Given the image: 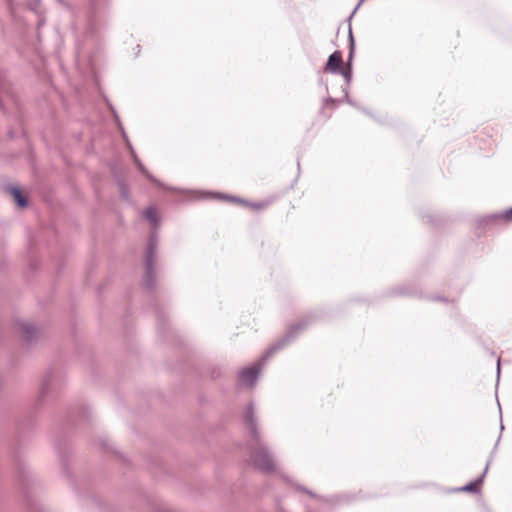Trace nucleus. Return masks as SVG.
Returning a JSON list of instances; mask_svg holds the SVG:
<instances>
[{
    "label": "nucleus",
    "mask_w": 512,
    "mask_h": 512,
    "mask_svg": "<svg viewBox=\"0 0 512 512\" xmlns=\"http://www.w3.org/2000/svg\"><path fill=\"white\" fill-rule=\"evenodd\" d=\"M242 418L251 437L249 464L264 473L273 472L275 470L273 457L268 447L261 441L253 402L247 405Z\"/></svg>",
    "instance_id": "obj_1"
},
{
    "label": "nucleus",
    "mask_w": 512,
    "mask_h": 512,
    "mask_svg": "<svg viewBox=\"0 0 512 512\" xmlns=\"http://www.w3.org/2000/svg\"><path fill=\"white\" fill-rule=\"evenodd\" d=\"M110 8V0H88V14L84 38L98 40L100 31L106 23V15Z\"/></svg>",
    "instance_id": "obj_2"
},
{
    "label": "nucleus",
    "mask_w": 512,
    "mask_h": 512,
    "mask_svg": "<svg viewBox=\"0 0 512 512\" xmlns=\"http://www.w3.org/2000/svg\"><path fill=\"white\" fill-rule=\"evenodd\" d=\"M13 465L15 468L17 481H18L19 485L21 486L24 497L26 498L27 502L31 506L30 512H44L40 503L31 499V496H30V492H29L30 486L35 483V478L31 472L30 468L27 466L24 459H22L18 454L14 455Z\"/></svg>",
    "instance_id": "obj_3"
},
{
    "label": "nucleus",
    "mask_w": 512,
    "mask_h": 512,
    "mask_svg": "<svg viewBox=\"0 0 512 512\" xmlns=\"http://www.w3.org/2000/svg\"><path fill=\"white\" fill-rule=\"evenodd\" d=\"M159 243L158 233L152 231L149 235L148 244L144 254V274L142 278V285L151 290L155 286V266L154 260L157 253Z\"/></svg>",
    "instance_id": "obj_4"
},
{
    "label": "nucleus",
    "mask_w": 512,
    "mask_h": 512,
    "mask_svg": "<svg viewBox=\"0 0 512 512\" xmlns=\"http://www.w3.org/2000/svg\"><path fill=\"white\" fill-rule=\"evenodd\" d=\"M308 324V320L303 319L292 325L282 338L277 340L267 349V351L260 359L259 364H264L272 355H274L276 352L280 351L281 349L289 345L291 342H293L297 338V336L308 327Z\"/></svg>",
    "instance_id": "obj_5"
},
{
    "label": "nucleus",
    "mask_w": 512,
    "mask_h": 512,
    "mask_svg": "<svg viewBox=\"0 0 512 512\" xmlns=\"http://www.w3.org/2000/svg\"><path fill=\"white\" fill-rule=\"evenodd\" d=\"M171 191H179L177 188H169ZM182 192V190H180ZM183 193L189 194L192 196L193 199H206V198H218V199H225L232 202H239L243 205L250 206L253 209L259 210L263 209L267 206L266 203L260 202V203H250L247 200H243L241 198L235 197V196H229L222 193H210V192H200V191H183Z\"/></svg>",
    "instance_id": "obj_6"
},
{
    "label": "nucleus",
    "mask_w": 512,
    "mask_h": 512,
    "mask_svg": "<svg viewBox=\"0 0 512 512\" xmlns=\"http://www.w3.org/2000/svg\"><path fill=\"white\" fill-rule=\"evenodd\" d=\"M111 110H112V112H113V115H114V118H115V120H116V122H117V125H118V127L120 128V130H121V132H122V136H123V138H124V139H125V141H126L127 147H128V149L130 150V152H131V156H132V158H133V160H134L135 164H136V165H137V167L139 168L140 172H141L142 174H144V175H145V176H146L150 181H152V182H154V183L158 184L160 187H164V184H162L161 182H159V181H158V180H157L153 175H151V174L149 173V171L146 169V167L143 165V163L141 162V160L138 158V156H137V154H136L135 150L133 149V146L131 145V143H130V141H129L128 137H127L126 132L124 131V128H123V126H122V123L120 122L119 116L117 115L116 111H115L113 108H111Z\"/></svg>",
    "instance_id": "obj_7"
},
{
    "label": "nucleus",
    "mask_w": 512,
    "mask_h": 512,
    "mask_svg": "<svg viewBox=\"0 0 512 512\" xmlns=\"http://www.w3.org/2000/svg\"><path fill=\"white\" fill-rule=\"evenodd\" d=\"M260 368L257 365L247 367L239 371L238 384L245 387H253L259 377Z\"/></svg>",
    "instance_id": "obj_8"
},
{
    "label": "nucleus",
    "mask_w": 512,
    "mask_h": 512,
    "mask_svg": "<svg viewBox=\"0 0 512 512\" xmlns=\"http://www.w3.org/2000/svg\"><path fill=\"white\" fill-rule=\"evenodd\" d=\"M2 189L4 192L6 193H9L10 195L13 196L16 204L18 205V207L20 208H25L28 206V200L27 198L22 194L21 190L19 187L13 185V184H10V183H4L2 185Z\"/></svg>",
    "instance_id": "obj_9"
},
{
    "label": "nucleus",
    "mask_w": 512,
    "mask_h": 512,
    "mask_svg": "<svg viewBox=\"0 0 512 512\" xmlns=\"http://www.w3.org/2000/svg\"><path fill=\"white\" fill-rule=\"evenodd\" d=\"M349 42H350V49H349V57L347 61L346 67H342V70H340L337 74H341L347 84H350L352 80V65L351 60L354 54V38L352 34V29L349 27Z\"/></svg>",
    "instance_id": "obj_10"
},
{
    "label": "nucleus",
    "mask_w": 512,
    "mask_h": 512,
    "mask_svg": "<svg viewBox=\"0 0 512 512\" xmlns=\"http://www.w3.org/2000/svg\"><path fill=\"white\" fill-rule=\"evenodd\" d=\"M490 462H491V460H489L487 462L486 467H485L483 473L478 478H476L474 481H471V482H469L468 484H466V485H464L462 487L457 488L456 491L469 492V493H478V492H480V486L483 483V480H484V477H485V475H486V473L488 471Z\"/></svg>",
    "instance_id": "obj_11"
},
{
    "label": "nucleus",
    "mask_w": 512,
    "mask_h": 512,
    "mask_svg": "<svg viewBox=\"0 0 512 512\" xmlns=\"http://www.w3.org/2000/svg\"><path fill=\"white\" fill-rule=\"evenodd\" d=\"M343 67L342 54L340 51H334L327 60L325 70L337 74Z\"/></svg>",
    "instance_id": "obj_12"
},
{
    "label": "nucleus",
    "mask_w": 512,
    "mask_h": 512,
    "mask_svg": "<svg viewBox=\"0 0 512 512\" xmlns=\"http://www.w3.org/2000/svg\"><path fill=\"white\" fill-rule=\"evenodd\" d=\"M21 336L28 344L34 343L37 338L38 330L30 323L20 322Z\"/></svg>",
    "instance_id": "obj_13"
},
{
    "label": "nucleus",
    "mask_w": 512,
    "mask_h": 512,
    "mask_svg": "<svg viewBox=\"0 0 512 512\" xmlns=\"http://www.w3.org/2000/svg\"><path fill=\"white\" fill-rule=\"evenodd\" d=\"M502 220L506 222H512V207L507 209L503 213L492 214L488 216L484 221L486 225H489Z\"/></svg>",
    "instance_id": "obj_14"
},
{
    "label": "nucleus",
    "mask_w": 512,
    "mask_h": 512,
    "mask_svg": "<svg viewBox=\"0 0 512 512\" xmlns=\"http://www.w3.org/2000/svg\"><path fill=\"white\" fill-rule=\"evenodd\" d=\"M54 384V375L52 371H48L43 383L41 385L40 389V398L41 400H45V398L48 396L50 390L52 389V386Z\"/></svg>",
    "instance_id": "obj_15"
},
{
    "label": "nucleus",
    "mask_w": 512,
    "mask_h": 512,
    "mask_svg": "<svg viewBox=\"0 0 512 512\" xmlns=\"http://www.w3.org/2000/svg\"><path fill=\"white\" fill-rule=\"evenodd\" d=\"M144 217L149 221L151 226L156 229L160 224V219L153 207H148L144 210Z\"/></svg>",
    "instance_id": "obj_16"
},
{
    "label": "nucleus",
    "mask_w": 512,
    "mask_h": 512,
    "mask_svg": "<svg viewBox=\"0 0 512 512\" xmlns=\"http://www.w3.org/2000/svg\"><path fill=\"white\" fill-rule=\"evenodd\" d=\"M296 487H297V489H298L299 491L305 492V493H307L309 496H311V497H313V498H318V496H317L314 492H312L311 490H309L308 488H306V487H304V486H301V485H297Z\"/></svg>",
    "instance_id": "obj_17"
},
{
    "label": "nucleus",
    "mask_w": 512,
    "mask_h": 512,
    "mask_svg": "<svg viewBox=\"0 0 512 512\" xmlns=\"http://www.w3.org/2000/svg\"><path fill=\"white\" fill-rule=\"evenodd\" d=\"M41 0H32L30 2V9L37 12L38 7L40 6Z\"/></svg>",
    "instance_id": "obj_18"
},
{
    "label": "nucleus",
    "mask_w": 512,
    "mask_h": 512,
    "mask_svg": "<svg viewBox=\"0 0 512 512\" xmlns=\"http://www.w3.org/2000/svg\"><path fill=\"white\" fill-rule=\"evenodd\" d=\"M343 91H344V94H345L346 102H347L348 104L352 105V106L357 107V105L354 103V101H352V100L350 99V97H349V93H348V89H347V88H345Z\"/></svg>",
    "instance_id": "obj_19"
},
{
    "label": "nucleus",
    "mask_w": 512,
    "mask_h": 512,
    "mask_svg": "<svg viewBox=\"0 0 512 512\" xmlns=\"http://www.w3.org/2000/svg\"><path fill=\"white\" fill-rule=\"evenodd\" d=\"M77 52L79 54L85 52V43H81L80 40L77 41Z\"/></svg>",
    "instance_id": "obj_20"
},
{
    "label": "nucleus",
    "mask_w": 512,
    "mask_h": 512,
    "mask_svg": "<svg viewBox=\"0 0 512 512\" xmlns=\"http://www.w3.org/2000/svg\"><path fill=\"white\" fill-rule=\"evenodd\" d=\"M365 0H359L358 4L356 5L355 9L353 10V12L351 13L350 17L349 18H352L353 15L356 13L357 9L362 5V3L364 2Z\"/></svg>",
    "instance_id": "obj_21"
},
{
    "label": "nucleus",
    "mask_w": 512,
    "mask_h": 512,
    "mask_svg": "<svg viewBox=\"0 0 512 512\" xmlns=\"http://www.w3.org/2000/svg\"><path fill=\"white\" fill-rule=\"evenodd\" d=\"M335 102H336V100H335V99H333V98H331V97H328V98L325 100L324 104H325V105H328V104H334Z\"/></svg>",
    "instance_id": "obj_22"
},
{
    "label": "nucleus",
    "mask_w": 512,
    "mask_h": 512,
    "mask_svg": "<svg viewBox=\"0 0 512 512\" xmlns=\"http://www.w3.org/2000/svg\"><path fill=\"white\" fill-rule=\"evenodd\" d=\"M219 375H220V372H219V371L213 370V371H212V374H211V377L215 379V378H218V377H219Z\"/></svg>",
    "instance_id": "obj_23"
},
{
    "label": "nucleus",
    "mask_w": 512,
    "mask_h": 512,
    "mask_svg": "<svg viewBox=\"0 0 512 512\" xmlns=\"http://www.w3.org/2000/svg\"><path fill=\"white\" fill-rule=\"evenodd\" d=\"M122 197H123L124 199H126V200L128 199V194H127V192H126V190H125V188H124V187H122Z\"/></svg>",
    "instance_id": "obj_24"
},
{
    "label": "nucleus",
    "mask_w": 512,
    "mask_h": 512,
    "mask_svg": "<svg viewBox=\"0 0 512 512\" xmlns=\"http://www.w3.org/2000/svg\"><path fill=\"white\" fill-rule=\"evenodd\" d=\"M497 376H500V359L497 361Z\"/></svg>",
    "instance_id": "obj_25"
},
{
    "label": "nucleus",
    "mask_w": 512,
    "mask_h": 512,
    "mask_svg": "<svg viewBox=\"0 0 512 512\" xmlns=\"http://www.w3.org/2000/svg\"><path fill=\"white\" fill-rule=\"evenodd\" d=\"M433 300H436V301H445L446 299L444 297H440V296H437V297H434Z\"/></svg>",
    "instance_id": "obj_26"
},
{
    "label": "nucleus",
    "mask_w": 512,
    "mask_h": 512,
    "mask_svg": "<svg viewBox=\"0 0 512 512\" xmlns=\"http://www.w3.org/2000/svg\"><path fill=\"white\" fill-rule=\"evenodd\" d=\"M101 446H102L103 448H105V449H106V448H108L107 443H106V441H104V440H103V441H101Z\"/></svg>",
    "instance_id": "obj_27"
},
{
    "label": "nucleus",
    "mask_w": 512,
    "mask_h": 512,
    "mask_svg": "<svg viewBox=\"0 0 512 512\" xmlns=\"http://www.w3.org/2000/svg\"><path fill=\"white\" fill-rule=\"evenodd\" d=\"M4 90V84L2 80L0 79V92Z\"/></svg>",
    "instance_id": "obj_28"
},
{
    "label": "nucleus",
    "mask_w": 512,
    "mask_h": 512,
    "mask_svg": "<svg viewBox=\"0 0 512 512\" xmlns=\"http://www.w3.org/2000/svg\"><path fill=\"white\" fill-rule=\"evenodd\" d=\"M499 441H500V437L498 438V440L496 441V444H495V447H494V450L497 448L498 444H499Z\"/></svg>",
    "instance_id": "obj_29"
},
{
    "label": "nucleus",
    "mask_w": 512,
    "mask_h": 512,
    "mask_svg": "<svg viewBox=\"0 0 512 512\" xmlns=\"http://www.w3.org/2000/svg\"><path fill=\"white\" fill-rule=\"evenodd\" d=\"M40 26H43V21L41 20L38 22V28H40Z\"/></svg>",
    "instance_id": "obj_30"
},
{
    "label": "nucleus",
    "mask_w": 512,
    "mask_h": 512,
    "mask_svg": "<svg viewBox=\"0 0 512 512\" xmlns=\"http://www.w3.org/2000/svg\"><path fill=\"white\" fill-rule=\"evenodd\" d=\"M86 411H87V408H84L82 411L83 417L85 416Z\"/></svg>",
    "instance_id": "obj_31"
},
{
    "label": "nucleus",
    "mask_w": 512,
    "mask_h": 512,
    "mask_svg": "<svg viewBox=\"0 0 512 512\" xmlns=\"http://www.w3.org/2000/svg\"><path fill=\"white\" fill-rule=\"evenodd\" d=\"M399 293H400V294H407V292H406V291H404V290H400V291H399Z\"/></svg>",
    "instance_id": "obj_32"
},
{
    "label": "nucleus",
    "mask_w": 512,
    "mask_h": 512,
    "mask_svg": "<svg viewBox=\"0 0 512 512\" xmlns=\"http://www.w3.org/2000/svg\"><path fill=\"white\" fill-rule=\"evenodd\" d=\"M503 429H504V425L501 423V425H500L501 432L503 431Z\"/></svg>",
    "instance_id": "obj_33"
},
{
    "label": "nucleus",
    "mask_w": 512,
    "mask_h": 512,
    "mask_svg": "<svg viewBox=\"0 0 512 512\" xmlns=\"http://www.w3.org/2000/svg\"><path fill=\"white\" fill-rule=\"evenodd\" d=\"M57 1H58L59 3H64V1H63V0H57Z\"/></svg>",
    "instance_id": "obj_34"
}]
</instances>
